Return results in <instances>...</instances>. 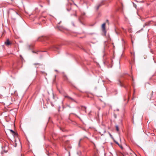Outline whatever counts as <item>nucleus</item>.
Returning <instances> with one entry per match:
<instances>
[{"instance_id": "nucleus-1", "label": "nucleus", "mask_w": 156, "mask_h": 156, "mask_svg": "<svg viewBox=\"0 0 156 156\" xmlns=\"http://www.w3.org/2000/svg\"><path fill=\"white\" fill-rule=\"evenodd\" d=\"M104 4V1H102L100 3L97 5L95 7L96 9L97 10H98L99 8L102 5Z\"/></svg>"}, {"instance_id": "nucleus-2", "label": "nucleus", "mask_w": 156, "mask_h": 156, "mask_svg": "<svg viewBox=\"0 0 156 156\" xmlns=\"http://www.w3.org/2000/svg\"><path fill=\"white\" fill-rule=\"evenodd\" d=\"M5 44L7 46H9L12 43L10 42L9 39H7L6 41L5 42Z\"/></svg>"}, {"instance_id": "nucleus-3", "label": "nucleus", "mask_w": 156, "mask_h": 156, "mask_svg": "<svg viewBox=\"0 0 156 156\" xmlns=\"http://www.w3.org/2000/svg\"><path fill=\"white\" fill-rule=\"evenodd\" d=\"M105 27V23H104L102 25L101 28H102V31L104 33H105L106 32Z\"/></svg>"}, {"instance_id": "nucleus-4", "label": "nucleus", "mask_w": 156, "mask_h": 156, "mask_svg": "<svg viewBox=\"0 0 156 156\" xmlns=\"http://www.w3.org/2000/svg\"><path fill=\"white\" fill-rule=\"evenodd\" d=\"M9 130L11 132V133H12V134L14 136H16L17 135V133H16L13 130L10 129Z\"/></svg>"}, {"instance_id": "nucleus-5", "label": "nucleus", "mask_w": 156, "mask_h": 156, "mask_svg": "<svg viewBox=\"0 0 156 156\" xmlns=\"http://www.w3.org/2000/svg\"><path fill=\"white\" fill-rule=\"evenodd\" d=\"M54 50H56V49H59V45H55L54 46Z\"/></svg>"}, {"instance_id": "nucleus-6", "label": "nucleus", "mask_w": 156, "mask_h": 156, "mask_svg": "<svg viewBox=\"0 0 156 156\" xmlns=\"http://www.w3.org/2000/svg\"><path fill=\"white\" fill-rule=\"evenodd\" d=\"M118 84L120 86H122L123 85L121 81H120V80L119 81Z\"/></svg>"}, {"instance_id": "nucleus-7", "label": "nucleus", "mask_w": 156, "mask_h": 156, "mask_svg": "<svg viewBox=\"0 0 156 156\" xmlns=\"http://www.w3.org/2000/svg\"><path fill=\"white\" fill-rule=\"evenodd\" d=\"M66 97L68 98L69 99L71 100L75 101V100L72 98L68 96H66Z\"/></svg>"}, {"instance_id": "nucleus-8", "label": "nucleus", "mask_w": 156, "mask_h": 156, "mask_svg": "<svg viewBox=\"0 0 156 156\" xmlns=\"http://www.w3.org/2000/svg\"><path fill=\"white\" fill-rule=\"evenodd\" d=\"M115 127L117 131H119V128L118 126H116Z\"/></svg>"}, {"instance_id": "nucleus-9", "label": "nucleus", "mask_w": 156, "mask_h": 156, "mask_svg": "<svg viewBox=\"0 0 156 156\" xmlns=\"http://www.w3.org/2000/svg\"><path fill=\"white\" fill-rule=\"evenodd\" d=\"M16 91H15L14 92V93H13V94H15L16 95ZM12 94H13L12 93Z\"/></svg>"}, {"instance_id": "nucleus-10", "label": "nucleus", "mask_w": 156, "mask_h": 156, "mask_svg": "<svg viewBox=\"0 0 156 156\" xmlns=\"http://www.w3.org/2000/svg\"><path fill=\"white\" fill-rule=\"evenodd\" d=\"M57 27L59 29V26L58 25V24L57 25Z\"/></svg>"}, {"instance_id": "nucleus-11", "label": "nucleus", "mask_w": 156, "mask_h": 156, "mask_svg": "<svg viewBox=\"0 0 156 156\" xmlns=\"http://www.w3.org/2000/svg\"><path fill=\"white\" fill-rule=\"evenodd\" d=\"M35 65H40V64H39V63H37V64H35Z\"/></svg>"}, {"instance_id": "nucleus-12", "label": "nucleus", "mask_w": 156, "mask_h": 156, "mask_svg": "<svg viewBox=\"0 0 156 156\" xmlns=\"http://www.w3.org/2000/svg\"><path fill=\"white\" fill-rule=\"evenodd\" d=\"M68 142V141H67V142H66V144H67V142Z\"/></svg>"}, {"instance_id": "nucleus-13", "label": "nucleus", "mask_w": 156, "mask_h": 156, "mask_svg": "<svg viewBox=\"0 0 156 156\" xmlns=\"http://www.w3.org/2000/svg\"><path fill=\"white\" fill-rule=\"evenodd\" d=\"M15 12L16 14H18V13H17V12Z\"/></svg>"}, {"instance_id": "nucleus-14", "label": "nucleus", "mask_w": 156, "mask_h": 156, "mask_svg": "<svg viewBox=\"0 0 156 156\" xmlns=\"http://www.w3.org/2000/svg\"><path fill=\"white\" fill-rule=\"evenodd\" d=\"M11 10H12V9H11L10 10V11H11Z\"/></svg>"}, {"instance_id": "nucleus-15", "label": "nucleus", "mask_w": 156, "mask_h": 156, "mask_svg": "<svg viewBox=\"0 0 156 156\" xmlns=\"http://www.w3.org/2000/svg\"><path fill=\"white\" fill-rule=\"evenodd\" d=\"M116 144H118V145H119V144H118V143H116Z\"/></svg>"}]
</instances>
